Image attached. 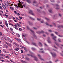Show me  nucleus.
I'll return each instance as SVG.
<instances>
[{
	"instance_id": "473e14b6",
	"label": "nucleus",
	"mask_w": 63,
	"mask_h": 63,
	"mask_svg": "<svg viewBox=\"0 0 63 63\" xmlns=\"http://www.w3.org/2000/svg\"><path fill=\"white\" fill-rule=\"evenodd\" d=\"M36 3H37V2H36V1H34L33 2V4L34 3V4H36Z\"/></svg>"
},
{
	"instance_id": "5701e85b",
	"label": "nucleus",
	"mask_w": 63,
	"mask_h": 63,
	"mask_svg": "<svg viewBox=\"0 0 63 63\" xmlns=\"http://www.w3.org/2000/svg\"><path fill=\"white\" fill-rule=\"evenodd\" d=\"M49 12L50 13H52V10H49Z\"/></svg>"
},
{
	"instance_id": "7ed1b4c3",
	"label": "nucleus",
	"mask_w": 63,
	"mask_h": 63,
	"mask_svg": "<svg viewBox=\"0 0 63 63\" xmlns=\"http://www.w3.org/2000/svg\"><path fill=\"white\" fill-rule=\"evenodd\" d=\"M29 13L30 14H31L33 16L34 15V14L33 13V11L31 10H29Z\"/></svg>"
},
{
	"instance_id": "7c9ffc66",
	"label": "nucleus",
	"mask_w": 63,
	"mask_h": 63,
	"mask_svg": "<svg viewBox=\"0 0 63 63\" xmlns=\"http://www.w3.org/2000/svg\"><path fill=\"white\" fill-rule=\"evenodd\" d=\"M55 33L56 34V35H58V32H55Z\"/></svg>"
},
{
	"instance_id": "bb28decb",
	"label": "nucleus",
	"mask_w": 63,
	"mask_h": 63,
	"mask_svg": "<svg viewBox=\"0 0 63 63\" xmlns=\"http://www.w3.org/2000/svg\"><path fill=\"white\" fill-rule=\"evenodd\" d=\"M10 9L11 10H14V8H13L12 7H10Z\"/></svg>"
},
{
	"instance_id": "dca6fc26",
	"label": "nucleus",
	"mask_w": 63,
	"mask_h": 63,
	"mask_svg": "<svg viewBox=\"0 0 63 63\" xmlns=\"http://www.w3.org/2000/svg\"><path fill=\"white\" fill-rule=\"evenodd\" d=\"M29 24L30 25H33V23H32L30 22V21L29 22Z\"/></svg>"
},
{
	"instance_id": "9d476101",
	"label": "nucleus",
	"mask_w": 63,
	"mask_h": 63,
	"mask_svg": "<svg viewBox=\"0 0 63 63\" xmlns=\"http://www.w3.org/2000/svg\"><path fill=\"white\" fill-rule=\"evenodd\" d=\"M2 6L3 7V9H6V6H5V5H4V4H2Z\"/></svg>"
},
{
	"instance_id": "603ef678",
	"label": "nucleus",
	"mask_w": 63,
	"mask_h": 63,
	"mask_svg": "<svg viewBox=\"0 0 63 63\" xmlns=\"http://www.w3.org/2000/svg\"><path fill=\"white\" fill-rule=\"evenodd\" d=\"M21 4H24V2H21V3H20V4H21V5H22Z\"/></svg>"
},
{
	"instance_id": "cd10ccee",
	"label": "nucleus",
	"mask_w": 63,
	"mask_h": 63,
	"mask_svg": "<svg viewBox=\"0 0 63 63\" xmlns=\"http://www.w3.org/2000/svg\"><path fill=\"white\" fill-rule=\"evenodd\" d=\"M15 39H16V40H17V41H20V40H19V39H18V38H15Z\"/></svg>"
},
{
	"instance_id": "2f4dec72",
	"label": "nucleus",
	"mask_w": 63,
	"mask_h": 63,
	"mask_svg": "<svg viewBox=\"0 0 63 63\" xmlns=\"http://www.w3.org/2000/svg\"><path fill=\"white\" fill-rule=\"evenodd\" d=\"M25 59H26L27 60H29V58H25Z\"/></svg>"
},
{
	"instance_id": "9b49d317",
	"label": "nucleus",
	"mask_w": 63,
	"mask_h": 63,
	"mask_svg": "<svg viewBox=\"0 0 63 63\" xmlns=\"http://www.w3.org/2000/svg\"><path fill=\"white\" fill-rule=\"evenodd\" d=\"M22 48H23L24 49V50L25 51H27V50H26V49L25 48V47H22Z\"/></svg>"
},
{
	"instance_id": "0e129e2a",
	"label": "nucleus",
	"mask_w": 63,
	"mask_h": 63,
	"mask_svg": "<svg viewBox=\"0 0 63 63\" xmlns=\"http://www.w3.org/2000/svg\"><path fill=\"white\" fill-rule=\"evenodd\" d=\"M49 32H52V31H51V30H49Z\"/></svg>"
},
{
	"instance_id": "ea45409f",
	"label": "nucleus",
	"mask_w": 63,
	"mask_h": 63,
	"mask_svg": "<svg viewBox=\"0 0 63 63\" xmlns=\"http://www.w3.org/2000/svg\"><path fill=\"white\" fill-rule=\"evenodd\" d=\"M14 13H15L16 15V14H17V12H16V11H14Z\"/></svg>"
},
{
	"instance_id": "a19ab883",
	"label": "nucleus",
	"mask_w": 63,
	"mask_h": 63,
	"mask_svg": "<svg viewBox=\"0 0 63 63\" xmlns=\"http://www.w3.org/2000/svg\"><path fill=\"white\" fill-rule=\"evenodd\" d=\"M14 26L15 27H17V25L16 24Z\"/></svg>"
},
{
	"instance_id": "e433bc0d",
	"label": "nucleus",
	"mask_w": 63,
	"mask_h": 63,
	"mask_svg": "<svg viewBox=\"0 0 63 63\" xmlns=\"http://www.w3.org/2000/svg\"><path fill=\"white\" fill-rule=\"evenodd\" d=\"M56 45H57V46H59V44H58V43H55Z\"/></svg>"
},
{
	"instance_id": "412c9836",
	"label": "nucleus",
	"mask_w": 63,
	"mask_h": 63,
	"mask_svg": "<svg viewBox=\"0 0 63 63\" xmlns=\"http://www.w3.org/2000/svg\"><path fill=\"white\" fill-rule=\"evenodd\" d=\"M27 55H28V56H31L32 57H33V56H32V55H30L29 54H27Z\"/></svg>"
},
{
	"instance_id": "4d7b16f0",
	"label": "nucleus",
	"mask_w": 63,
	"mask_h": 63,
	"mask_svg": "<svg viewBox=\"0 0 63 63\" xmlns=\"http://www.w3.org/2000/svg\"><path fill=\"white\" fill-rule=\"evenodd\" d=\"M16 19L17 20H19V19H18V18H17V17H16Z\"/></svg>"
},
{
	"instance_id": "72a5a7b5",
	"label": "nucleus",
	"mask_w": 63,
	"mask_h": 63,
	"mask_svg": "<svg viewBox=\"0 0 63 63\" xmlns=\"http://www.w3.org/2000/svg\"><path fill=\"white\" fill-rule=\"evenodd\" d=\"M15 46H17V47H18L19 45H18V44L16 43L15 44Z\"/></svg>"
},
{
	"instance_id": "a18cd8bd",
	"label": "nucleus",
	"mask_w": 63,
	"mask_h": 63,
	"mask_svg": "<svg viewBox=\"0 0 63 63\" xmlns=\"http://www.w3.org/2000/svg\"><path fill=\"white\" fill-rule=\"evenodd\" d=\"M2 9L3 8H2V7H1V6H0V10H2Z\"/></svg>"
},
{
	"instance_id": "0eeeda50",
	"label": "nucleus",
	"mask_w": 63,
	"mask_h": 63,
	"mask_svg": "<svg viewBox=\"0 0 63 63\" xmlns=\"http://www.w3.org/2000/svg\"><path fill=\"white\" fill-rule=\"evenodd\" d=\"M5 25L7 27H9V26H8V23H7V22L6 21H5Z\"/></svg>"
},
{
	"instance_id": "052dcab7",
	"label": "nucleus",
	"mask_w": 63,
	"mask_h": 63,
	"mask_svg": "<svg viewBox=\"0 0 63 63\" xmlns=\"http://www.w3.org/2000/svg\"><path fill=\"white\" fill-rule=\"evenodd\" d=\"M16 42H14L13 44V45H15V44L16 45Z\"/></svg>"
},
{
	"instance_id": "bf43d9fd",
	"label": "nucleus",
	"mask_w": 63,
	"mask_h": 63,
	"mask_svg": "<svg viewBox=\"0 0 63 63\" xmlns=\"http://www.w3.org/2000/svg\"><path fill=\"white\" fill-rule=\"evenodd\" d=\"M17 25L18 26H19V25H19V24H18V23H17Z\"/></svg>"
},
{
	"instance_id": "e2e57ef3",
	"label": "nucleus",
	"mask_w": 63,
	"mask_h": 63,
	"mask_svg": "<svg viewBox=\"0 0 63 63\" xmlns=\"http://www.w3.org/2000/svg\"><path fill=\"white\" fill-rule=\"evenodd\" d=\"M40 50H43V48L40 49Z\"/></svg>"
},
{
	"instance_id": "3c124183",
	"label": "nucleus",
	"mask_w": 63,
	"mask_h": 63,
	"mask_svg": "<svg viewBox=\"0 0 63 63\" xmlns=\"http://www.w3.org/2000/svg\"><path fill=\"white\" fill-rule=\"evenodd\" d=\"M51 36H52V37H54V35L53 34H51Z\"/></svg>"
},
{
	"instance_id": "ddd939ff",
	"label": "nucleus",
	"mask_w": 63,
	"mask_h": 63,
	"mask_svg": "<svg viewBox=\"0 0 63 63\" xmlns=\"http://www.w3.org/2000/svg\"><path fill=\"white\" fill-rule=\"evenodd\" d=\"M27 2H28L29 3H31V0H27Z\"/></svg>"
},
{
	"instance_id": "79ce46f5",
	"label": "nucleus",
	"mask_w": 63,
	"mask_h": 63,
	"mask_svg": "<svg viewBox=\"0 0 63 63\" xmlns=\"http://www.w3.org/2000/svg\"><path fill=\"white\" fill-rule=\"evenodd\" d=\"M10 29L11 30V31H13V28H10Z\"/></svg>"
},
{
	"instance_id": "f704fd0d",
	"label": "nucleus",
	"mask_w": 63,
	"mask_h": 63,
	"mask_svg": "<svg viewBox=\"0 0 63 63\" xmlns=\"http://www.w3.org/2000/svg\"><path fill=\"white\" fill-rule=\"evenodd\" d=\"M23 63H25V61H24L23 60H22L21 61Z\"/></svg>"
},
{
	"instance_id": "338daca9",
	"label": "nucleus",
	"mask_w": 63,
	"mask_h": 63,
	"mask_svg": "<svg viewBox=\"0 0 63 63\" xmlns=\"http://www.w3.org/2000/svg\"><path fill=\"white\" fill-rule=\"evenodd\" d=\"M40 52H41V53H44V51H42Z\"/></svg>"
},
{
	"instance_id": "f03ea898",
	"label": "nucleus",
	"mask_w": 63,
	"mask_h": 63,
	"mask_svg": "<svg viewBox=\"0 0 63 63\" xmlns=\"http://www.w3.org/2000/svg\"><path fill=\"white\" fill-rule=\"evenodd\" d=\"M30 31L32 32V33H33V36H34V37H35V38L36 39V38H37V36H36V35L34 34V31L31 30H30Z\"/></svg>"
},
{
	"instance_id": "6e6552de",
	"label": "nucleus",
	"mask_w": 63,
	"mask_h": 63,
	"mask_svg": "<svg viewBox=\"0 0 63 63\" xmlns=\"http://www.w3.org/2000/svg\"><path fill=\"white\" fill-rule=\"evenodd\" d=\"M44 32L43 31H41V32H40L38 31V32H37V33H38V34H40V33H44Z\"/></svg>"
},
{
	"instance_id": "13d9d810",
	"label": "nucleus",
	"mask_w": 63,
	"mask_h": 63,
	"mask_svg": "<svg viewBox=\"0 0 63 63\" xmlns=\"http://www.w3.org/2000/svg\"><path fill=\"white\" fill-rule=\"evenodd\" d=\"M27 28L28 29H30L28 26L27 27Z\"/></svg>"
},
{
	"instance_id": "f8f14e48",
	"label": "nucleus",
	"mask_w": 63,
	"mask_h": 63,
	"mask_svg": "<svg viewBox=\"0 0 63 63\" xmlns=\"http://www.w3.org/2000/svg\"><path fill=\"white\" fill-rule=\"evenodd\" d=\"M15 50H16V51H18L19 50V48H18L16 47L15 48Z\"/></svg>"
},
{
	"instance_id": "c85d7f7f",
	"label": "nucleus",
	"mask_w": 63,
	"mask_h": 63,
	"mask_svg": "<svg viewBox=\"0 0 63 63\" xmlns=\"http://www.w3.org/2000/svg\"><path fill=\"white\" fill-rule=\"evenodd\" d=\"M58 41L59 42H61V39H58Z\"/></svg>"
},
{
	"instance_id": "f3484780",
	"label": "nucleus",
	"mask_w": 63,
	"mask_h": 63,
	"mask_svg": "<svg viewBox=\"0 0 63 63\" xmlns=\"http://www.w3.org/2000/svg\"><path fill=\"white\" fill-rule=\"evenodd\" d=\"M56 38V36H54V37L53 38V39L54 40V41H56V40L55 39V38Z\"/></svg>"
},
{
	"instance_id": "58836bf2",
	"label": "nucleus",
	"mask_w": 63,
	"mask_h": 63,
	"mask_svg": "<svg viewBox=\"0 0 63 63\" xmlns=\"http://www.w3.org/2000/svg\"><path fill=\"white\" fill-rule=\"evenodd\" d=\"M14 28H15V29H16V30H18V28H17L16 27H15Z\"/></svg>"
},
{
	"instance_id": "c9c22d12",
	"label": "nucleus",
	"mask_w": 63,
	"mask_h": 63,
	"mask_svg": "<svg viewBox=\"0 0 63 63\" xmlns=\"http://www.w3.org/2000/svg\"><path fill=\"white\" fill-rule=\"evenodd\" d=\"M19 30L20 31H22V29H21V28H19Z\"/></svg>"
},
{
	"instance_id": "c03bdc74",
	"label": "nucleus",
	"mask_w": 63,
	"mask_h": 63,
	"mask_svg": "<svg viewBox=\"0 0 63 63\" xmlns=\"http://www.w3.org/2000/svg\"><path fill=\"white\" fill-rule=\"evenodd\" d=\"M0 55H2V56H5V55H3V54H0Z\"/></svg>"
},
{
	"instance_id": "423d86ee",
	"label": "nucleus",
	"mask_w": 63,
	"mask_h": 63,
	"mask_svg": "<svg viewBox=\"0 0 63 63\" xmlns=\"http://www.w3.org/2000/svg\"><path fill=\"white\" fill-rule=\"evenodd\" d=\"M38 55L40 59H41V60H44V59H43L42 58H41V56L40 55L38 54Z\"/></svg>"
},
{
	"instance_id": "5fc2aeb1",
	"label": "nucleus",
	"mask_w": 63,
	"mask_h": 63,
	"mask_svg": "<svg viewBox=\"0 0 63 63\" xmlns=\"http://www.w3.org/2000/svg\"><path fill=\"white\" fill-rule=\"evenodd\" d=\"M17 15L18 16H20V14L18 13H17Z\"/></svg>"
},
{
	"instance_id": "f257e3e1",
	"label": "nucleus",
	"mask_w": 63,
	"mask_h": 63,
	"mask_svg": "<svg viewBox=\"0 0 63 63\" xmlns=\"http://www.w3.org/2000/svg\"><path fill=\"white\" fill-rule=\"evenodd\" d=\"M19 3H17L18 6L17 5H16V4L15 5V7H16L17 9L19 7L20 8H23V6H22V5L21 4V2H20V0L18 1Z\"/></svg>"
},
{
	"instance_id": "2eb2a0df",
	"label": "nucleus",
	"mask_w": 63,
	"mask_h": 63,
	"mask_svg": "<svg viewBox=\"0 0 63 63\" xmlns=\"http://www.w3.org/2000/svg\"><path fill=\"white\" fill-rule=\"evenodd\" d=\"M34 59L36 61H37V60H38L37 58L36 57H34Z\"/></svg>"
},
{
	"instance_id": "39448f33",
	"label": "nucleus",
	"mask_w": 63,
	"mask_h": 63,
	"mask_svg": "<svg viewBox=\"0 0 63 63\" xmlns=\"http://www.w3.org/2000/svg\"><path fill=\"white\" fill-rule=\"evenodd\" d=\"M50 38L49 37H48V40H47L48 43H51V41L50 40Z\"/></svg>"
},
{
	"instance_id": "4be33fe9",
	"label": "nucleus",
	"mask_w": 63,
	"mask_h": 63,
	"mask_svg": "<svg viewBox=\"0 0 63 63\" xmlns=\"http://www.w3.org/2000/svg\"><path fill=\"white\" fill-rule=\"evenodd\" d=\"M58 28H60V27H63V26L62 25L59 26H58Z\"/></svg>"
},
{
	"instance_id": "4c0bfd02",
	"label": "nucleus",
	"mask_w": 63,
	"mask_h": 63,
	"mask_svg": "<svg viewBox=\"0 0 63 63\" xmlns=\"http://www.w3.org/2000/svg\"><path fill=\"white\" fill-rule=\"evenodd\" d=\"M37 19L38 20H39V21H40V20H41V19H39L38 18H37Z\"/></svg>"
},
{
	"instance_id": "aec40b11",
	"label": "nucleus",
	"mask_w": 63,
	"mask_h": 63,
	"mask_svg": "<svg viewBox=\"0 0 63 63\" xmlns=\"http://www.w3.org/2000/svg\"><path fill=\"white\" fill-rule=\"evenodd\" d=\"M30 19H32V20H35V19L34 18H32V17H30Z\"/></svg>"
},
{
	"instance_id": "680f3d73",
	"label": "nucleus",
	"mask_w": 63,
	"mask_h": 63,
	"mask_svg": "<svg viewBox=\"0 0 63 63\" xmlns=\"http://www.w3.org/2000/svg\"><path fill=\"white\" fill-rule=\"evenodd\" d=\"M13 4H12L11 5H9V6H12V5H13Z\"/></svg>"
},
{
	"instance_id": "a878e982",
	"label": "nucleus",
	"mask_w": 63,
	"mask_h": 63,
	"mask_svg": "<svg viewBox=\"0 0 63 63\" xmlns=\"http://www.w3.org/2000/svg\"><path fill=\"white\" fill-rule=\"evenodd\" d=\"M32 44L34 45V46H36V43H32Z\"/></svg>"
},
{
	"instance_id": "393cba45",
	"label": "nucleus",
	"mask_w": 63,
	"mask_h": 63,
	"mask_svg": "<svg viewBox=\"0 0 63 63\" xmlns=\"http://www.w3.org/2000/svg\"><path fill=\"white\" fill-rule=\"evenodd\" d=\"M8 41L9 42H10V43H12V41H11V40L10 39H9L8 40Z\"/></svg>"
},
{
	"instance_id": "c756f323",
	"label": "nucleus",
	"mask_w": 63,
	"mask_h": 63,
	"mask_svg": "<svg viewBox=\"0 0 63 63\" xmlns=\"http://www.w3.org/2000/svg\"><path fill=\"white\" fill-rule=\"evenodd\" d=\"M32 49L33 50H35V48L33 47H32Z\"/></svg>"
},
{
	"instance_id": "6e6d98bb",
	"label": "nucleus",
	"mask_w": 63,
	"mask_h": 63,
	"mask_svg": "<svg viewBox=\"0 0 63 63\" xmlns=\"http://www.w3.org/2000/svg\"><path fill=\"white\" fill-rule=\"evenodd\" d=\"M19 17L20 19H22V17H21H21H20V16H19Z\"/></svg>"
},
{
	"instance_id": "8fccbe9b",
	"label": "nucleus",
	"mask_w": 63,
	"mask_h": 63,
	"mask_svg": "<svg viewBox=\"0 0 63 63\" xmlns=\"http://www.w3.org/2000/svg\"><path fill=\"white\" fill-rule=\"evenodd\" d=\"M21 52L22 53H23V50H21Z\"/></svg>"
},
{
	"instance_id": "20e7f679",
	"label": "nucleus",
	"mask_w": 63,
	"mask_h": 63,
	"mask_svg": "<svg viewBox=\"0 0 63 63\" xmlns=\"http://www.w3.org/2000/svg\"><path fill=\"white\" fill-rule=\"evenodd\" d=\"M51 54L52 55L53 57H55V56H56V54L54 53H52V52H51Z\"/></svg>"
},
{
	"instance_id": "864d4df0",
	"label": "nucleus",
	"mask_w": 63,
	"mask_h": 63,
	"mask_svg": "<svg viewBox=\"0 0 63 63\" xmlns=\"http://www.w3.org/2000/svg\"><path fill=\"white\" fill-rule=\"evenodd\" d=\"M0 61L2 62H4V60H1Z\"/></svg>"
},
{
	"instance_id": "69168bd1",
	"label": "nucleus",
	"mask_w": 63,
	"mask_h": 63,
	"mask_svg": "<svg viewBox=\"0 0 63 63\" xmlns=\"http://www.w3.org/2000/svg\"><path fill=\"white\" fill-rule=\"evenodd\" d=\"M46 25H48V24L47 23V22H46Z\"/></svg>"
},
{
	"instance_id": "de8ad7c7",
	"label": "nucleus",
	"mask_w": 63,
	"mask_h": 63,
	"mask_svg": "<svg viewBox=\"0 0 63 63\" xmlns=\"http://www.w3.org/2000/svg\"><path fill=\"white\" fill-rule=\"evenodd\" d=\"M3 39H5V40H7V38H6V37H4L3 38Z\"/></svg>"
},
{
	"instance_id": "a211bd4d",
	"label": "nucleus",
	"mask_w": 63,
	"mask_h": 63,
	"mask_svg": "<svg viewBox=\"0 0 63 63\" xmlns=\"http://www.w3.org/2000/svg\"><path fill=\"white\" fill-rule=\"evenodd\" d=\"M7 45H8V46H9V47H11V46H12L11 45V44L9 43H8Z\"/></svg>"
},
{
	"instance_id": "b1692460",
	"label": "nucleus",
	"mask_w": 63,
	"mask_h": 63,
	"mask_svg": "<svg viewBox=\"0 0 63 63\" xmlns=\"http://www.w3.org/2000/svg\"><path fill=\"white\" fill-rule=\"evenodd\" d=\"M9 24L10 25H11L12 26H14V25H13V24H11L10 23H9Z\"/></svg>"
},
{
	"instance_id": "6ab92c4d",
	"label": "nucleus",
	"mask_w": 63,
	"mask_h": 63,
	"mask_svg": "<svg viewBox=\"0 0 63 63\" xmlns=\"http://www.w3.org/2000/svg\"><path fill=\"white\" fill-rule=\"evenodd\" d=\"M16 35H17V36L19 38V37H20V35L18 34H17Z\"/></svg>"
},
{
	"instance_id": "774afa93",
	"label": "nucleus",
	"mask_w": 63,
	"mask_h": 63,
	"mask_svg": "<svg viewBox=\"0 0 63 63\" xmlns=\"http://www.w3.org/2000/svg\"><path fill=\"white\" fill-rule=\"evenodd\" d=\"M3 51H4V52H6V51L5 50H3Z\"/></svg>"
},
{
	"instance_id": "49530a36",
	"label": "nucleus",
	"mask_w": 63,
	"mask_h": 63,
	"mask_svg": "<svg viewBox=\"0 0 63 63\" xmlns=\"http://www.w3.org/2000/svg\"><path fill=\"white\" fill-rule=\"evenodd\" d=\"M0 27H2V28H3V26L2 25H0Z\"/></svg>"
},
{
	"instance_id": "1a4fd4ad",
	"label": "nucleus",
	"mask_w": 63,
	"mask_h": 63,
	"mask_svg": "<svg viewBox=\"0 0 63 63\" xmlns=\"http://www.w3.org/2000/svg\"><path fill=\"white\" fill-rule=\"evenodd\" d=\"M40 47H42V44L41 42H39L38 43Z\"/></svg>"
},
{
	"instance_id": "37998d69",
	"label": "nucleus",
	"mask_w": 63,
	"mask_h": 63,
	"mask_svg": "<svg viewBox=\"0 0 63 63\" xmlns=\"http://www.w3.org/2000/svg\"><path fill=\"white\" fill-rule=\"evenodd\" d=\"M45 19H47V21H48V20H49V19H48L47 18H46Z\"/></svg>"
},
{
	"instance_id": "4468645a",
	"label": "nucleus",
	"mask_w": 63,
	"mask_h": 63,
	"mask_svg": "<svg viewBox=\"0 0 63 63\" xmlns=\"http://www.w3.org/2000/svg\"><path fill=\"white\" fill-rule=\"evenodd\" d=\"M4 47H5L6 48H8V45L6 44H4Z\"/></svg>"
},
{
	"instance_id": "09e8293b",
	"label": "nucleus",
	"mask_w": 63,
	"mask_h": 63,
	"mask_svg": "<svg viewBox=\"0 0 63 63\" xmlns=\"http://www.w3.org/2000/svg\"><path fill=\"white\" fill-rule=\"evenodd\" d=\"M30 54H33V53L32 52H30Z\"/></svg>"
}]
</instances>
